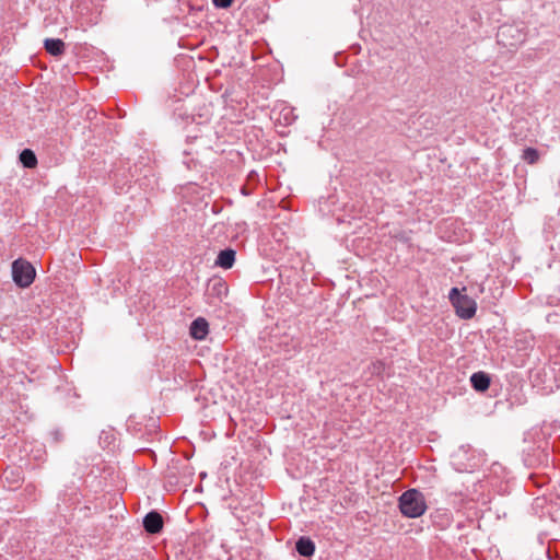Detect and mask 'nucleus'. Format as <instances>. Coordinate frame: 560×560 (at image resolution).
<instances>
[{
    "mask_svg": "<svg viewBox=\"0 0 560 560\" xmlns=\"http://www.w3.org/2000/svg\"><path fill=\"white\" fill-rule=\"evenodd\" d=\"M398 506L401 514L409 518H417L427 511L424 495L417 489L405 491L398 499Z\"/></svg>",
    "mask_w": 560,
    "mask_h": 560,
    "instance_id": "nucleus-1",
    "label": "nucleus"
},
{
    "mask_svg": "<svg viewBox=\"0 0 560 560\" xmlns=\"http://www.w3.org/2000/svg\"><path fill=\"white\" fill-rule=\"evenodd\" d=\"M448 299L455 308L456 315L462 319H470L477 311L476 301L467 294H462L457 288H452Z\"/></svg>",
    "mask_w": 560,
    "mask_h": 560,
    "instance_id": "nucleus-2",
    "label": "nucleus"
},
{
    "mask_svg": "<svg viewBox=\"0 0 560 560\" xmlns=\"http://www.w3.org/2000/svg\"><path fill=\"white\" fill-rule=\"evenodd\" d=\"M35 276L36 270L30 261L23 258H18L12 262V278L18 287H30L33 283Z\"/></svg>",
    "mask_w": 560,
    "mask_h": 560,
    "instance_id": "nucleus-3",
    "label": "nucleus"
},
{
    "mask_svg": "<svg viewBox=\"0 0 560 560\" xmlns=\"http://www.w3.org/2000/svg\"><path fill=\"white\" fill-rule=\"evenodd\" d=\"M228 283L221 277H212L208 280L205 291V300L210 305H218L228 295Z\"/></svg>",
    "mask_w": 560,
    "mask_h": 560,
    "instance_id": "nucleus-4",
    "label": "nucleus"
},
{
    "mask_svg": "<svg viewBox=\"0 0 560 560\" xmlns=\"http://www.w3.org/2000/svg\"><path fill=\"white\" fill-rule=\"evenodd\" d=\"M498 43L504 47H516L525 40V34L514 25L504 24L497 33Z\"/></svg>",
    "mask_w": 560,
    "mask_h": 560,
    "instance_id": "nucleus-5",
    "label": "nucleus"
},
{
    "mask_svg": "<svg viewBox=\"0 0 560 560\" xmlns=\"http://www.w3.org/2000/svg\"><path fill=\"white\" fill-rule=\"evenodd\" d=\"M143 528L149 534H159L163 529V517L162 515L153 510L150 511L144 517H143Z\"/></svg>",
    "mask_w": 560,
    "mask_h": 560,
    "instance_id": "nucleus-6",
    "label": "nucleus"
},
{
    "mask_svg": "<svg viewBox=\"0 0 560 560\" xmlns=\"http://www.w3.org/2000/svg\"><path fill=\"white\" fill-rule=\"evenodd\" d=\"M212 117V106L203 103L191 114V124L209 129L208 125Z\"/></svg>",
    "mask_w": 560,
    "mask_h": 560,
    "instance_id": "nucleus-7",
    "label": "nucleus"
},
{
    "mask_svg": "<svg viewBox=\"0 0 560 560\" xmlns=\"http://www.w3.org/2000/svg\"><path fill=\"white\" fill-rule=\"evenodd\" d=\"M190 336L196 340H203L209 334V324L203 317L194 319L189 328Z\"/></svg>",
    "mask_w": 560,
    "mask_h": 560,
    "instance_id": "nucleus-8",
    "label": "nucleus"
},
{
    "mask_svg": "<svg viewBox=\"0 0 560 560\" xmlns=\"http://www.w3.org/2000/svg\"><path fill=\"white\" fill-rule=\"evenodd\" d=\"M235 249L228 247L219 252L214 265L223 269H230L235 264Z\"/></svg>",
    "mask_w": 560,
    "mask_h": 560,
    "instance_id": "nucleus-9",
    "label": "nucleus"
},
{
    "mask_svg": "<svg viewBox=\"0 0 560 560\" xmlns=\"http://www.w3.org/2000/svg\"><path fill=\"white\" fill-rule=\"evenodd\" d=\"M490 376L486 372H475L470 376L471 387L479 393L486 392L490 386Z\"/></svg>",
    "mask_w": 560,
    "mask_h": 560,
    "instance_id": "nucleus-10",
    "label": "nucleus"
},
{
    "mask_svg": "<svg viewBox=\"0 0 560 560\" xmlns=\"http://www.w3.org/2000/svg\"><path fill=\"white\" fill-rule=\"evenodd\" d=\"M295 550L302 557L310 558L315 552V544L308 537H300L295 542Z\"/></svg>",
    "mask_w": 560,
    "mask_h": 560,
    "instance_id": "nucleus-11",
    "label": "nucleus"
},
{
    "mask_svg": "<svg viewBox=\"0 0 560 560\" xmlns=\"http://www.w3.org/2000/svg\"><path fill=\"white\" fill-rule=\"evenodd\" d=\"M44 47L48 54L58 57L65 52V43L59 38H46Z\"/></svg>",
    "mask_w": 560,
    "mask_h": 560,
    "instance_id": "nucleus-12",
    "label": "nucleus"
},
{
    "mask_svg": "<svg viewBox=\"0 0 560 560\" xmlns=\"http://www.w3.org/2000/svg\"><path fill=\"white\" fill-rule=\"evenodd\" d=\"M20 162L26 168H33L37 165V158L31 149H24L20 153Z\"/></svg>",
    "mask_w": 560,
    "mask_h": 560,
    "instance_id": "nucleus-13",
    "label": "nucleus"
},
{
    "mask_svg": "<svg viewBox=\"0 0 560 560\" xmlns=\"http://www.w3.org/2000/svg\"><path fill=\"white\" fill-rule=\"evenodd\" d=\"M522 159L528 164H535L539 160V152L535 148H526L523 150Z\"/></svg>",
    "mask_w": 560,
    "mask_h": 560,
    "instance_id": "nucleus-14",
    "label": "nucleus"
},
{
    "mask_svg": "<svg viewBox=\"0 0 560 560\" xmlns=\"http://www.w3.org/2000/svg\"><path fill=\"white\" fill-rule=\"evenodd\" d=\"M212 3L215 8L228 9L232 5L233 0H212Z\"/></svg>",
    "mask_w": 560,
    "mask_h": 560,
    "instance_id": "nucleus-15",
    "label": "nucleus"
},
{
    "mask_svg": "<svg viewBox=\"0 0 560 560\" xmlns=\"http://www.w3.org/2000/svg\"><path fill=\"white\" fill-rule=\"evenodd\" d=\"M202 138H203V135L192 133V130H189L188 133H187V141L188 142L196 141V140L202 139Z\"/></svg>",
    "mask_w": 560,
    "mask_h": 560,
    "instance_id": "nucleus-16",
    "label": "nucleus"
},
{
    "mask_svg": "<svg viewBox=\"0 0 560 560\" xmlns=\"http://www.w3.org/2000/svg\"><path fill=\"white\" fill-rule=\"evenodd\" d=\"M51 436L55 443H60L63 439V434L60 431H54Z\"/></svg>",
    "mask_w": 560,
    "mask_h": 560,
    "instance_id": "nucleus-17",
    "label": "nucleus"
},
{
    "mask_svg": "<svg viewBox=\"0 0 560 560\" xmlns=\"http://www.w3.org/2000/svg\"><path fill=\"white\" fill-rule=\"evenodd\" d=\"M248 179H249V180H258V174H257L255 171H252V172L248 174Z\"/></svg>",
    "mask_w": 560,
    "mask_h": 560,
    "instance_id": "nucleus-18",
    "label": "nucleus"
},
{
    "mask_svg": "<svg viewBox=\"0 0 560 560\" xmlns=\"http://www.w3.org/2000/svg\"><path fill=\"white\" fill-rule=\"evenodd\" d=\"M242 194L245 195V196H248L250 194L249 190H247V188L245 186L242 187L241 189Z\"/></svg>",
    "mask_w": 560,
    "mask_h": 560,
    "instance_id": "nucleus-19",
    "label": "nucleus"
},
{
    "mask_svg": "<svg viewBox=\"0 0 560 560\" xmlns=\"http://www.w3.org/2000/svg\"><path fill=\"white\" fill-rule=\"evenodd\" d=\"M381 365H382V362H378V363H377V365L375 364V365H374L375 371H377V372H378V371H380Z\"/></svg>",
    "mask_w": 560,
    "mask_h": 560,
    "instance_id": "nucleus-20",
    "label": "nucleus"
}]
</instances>
